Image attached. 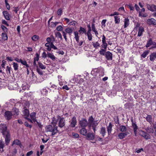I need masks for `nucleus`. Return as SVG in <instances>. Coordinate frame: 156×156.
Masks as SVG:
<instances>
[{
  "mask_svg": "<svg viewBox=\"0 0 156 156\" xmlns=\"http://www.w3.org/2000/svg\"><path fill=\"white\" fill-rule=\"evenodd\" d=\"M88 123L85 118H82L79 121V123L82 128H85L88 125L89 127H92L94 133L96 131V128L98 124V121H95L92 116H90L88 119Z\"/></svg>",
  "mask_w": 156,
  "mask_h": 156,
  "instance_id": "nucleus-1",
  "label": "nucleus"
},
{
  "mask_svg": "<svg viewBox=\"0 0 156 156\" xmlns=\"http://www.w3.org/2000/svg\"><path fill=\"white\" fill-rule=\"evenodd\" d=\"M0 130L5 138V143L6 145H8L10 141V135L9 132L7 130V127L5 124H1L0 125Z\"/></svg>",
  "mask_w": 156,
  "mask_h": 156,
  "instance_id": "nucleus-2",
  "label": "nucleus"
},
{
  "mask_svg": "<svg viewBox=\"0 0 156 156\" xmlns=\"http://www.w3.org/2000/svg\"><path fill=\"white\" fill-rule=\"evenodd\" d=\"M65 122L66 121L64 118L58 115L56 117L52 118L51 124L53 126H56V124H58V127L62 128L65 126Z\"/></svg>",
  "mask_w": 156,
  "mask_h": 156,
  "instance_id": "nucleus-3",
  "label": "nucleus"
},
{
  "mask_svg": "<svg viewBox=\"0 0 156 156\" xmlns=\"http://www.w3.org/2000/svg\"><path fill=\"white\" fill-rule=\"evenodd\" d=\"M49 125L45 127V129L46 132H52L51 136H53L56 134L58 132V127L57 126Z\"/></svg>",
  "mask_w": 156,
  "mask_h": 156,
  "instance_id": "nucleus-4",
  "label": "nucleus"
},
{
  "mask_svg": "<svg viewBox=\"0 0 156 156\" xmlns=\"http://www.w3.org/2000/svg\"><path fill=\"white\" fill-rule=\"evenodd\" d=\"M134 29L138 31V36L140 37L143 35V33L144 32V28L140 26L139 23H136Z\"/></svg>",
  "mask_w": 156,
  "mask_h": 156,
  "instance_id": "nucleus-5",
  "label": "nucleus"
},
{
  "mask_svg": "<svg viewBox=\"0 0 156 156\" xmlns=\"http://www.w3.org/2000/svg\"><path fill=\"white\" fill-rule=\"evenodd\" d=\"M4 116L5 119L6 120H9L12 119V114L11 111H6L4 113Z\"/></svg>",
  "mask_w": 156,
  "mask_h": 156,
  "instance_id": "nucleus-6",
  "label": "nucleus"
},
{
  "mask_svg": "<svg viewBox=\"0 0 156 156\" xmlns=\"http://www.w3.org/2000/svg\"><path fill=\"white\" fill-rule=\"evenodd\" d=\"M138 133L140 135L144 137L146 139H148L150 138V136L148 134L142 130H139Z\"/></svg>",
  "mask_w": 156,
  "mask_h": 156,
  "instance_id": "nucleus-7",
  "label": "nucleus"
},
{
  "mask_svg": "<svg viewBox=\"0 0 156 156\" xmlns=\"http://www.w3.org/2000/svg\"><path fill=\"white\" fill-rule=\"evenodd\" d=\"M147 8V9L151 11V12L156 11V5H150L149 4H147L146 5Z\"/></svg>",
  "mask_w": 156,
  "mask_h": 156,
  "instance_id": "nucleus-8",
  "label": "nucleus"
},
{
  "mask_svg": "<svg viewBox=\"0 0 156 156\" xmlns=\"http://www.w3.org/2000/svg\"><path fill=\"white\" fill-rule=\"evenodd\" d=\"M94 132V133H92L89 132L87 133V135L86 136L87 137V139L89 140H93L95 138V133Z\"/></svg>",
  "mask_w": 156,
  "mask_h": 156,
  "instance_id": "nucleus-9",
  "label": "nucleus"
},
{
  "mask_svg": "<svg viewBox=\"0 0 156 156\" xmlns=\"http://www.w3.org/2000/svg\"><path fill=\"white\" fill-rule=\"evenodd\" d=\"M102 44L101 45L102 47L105 49H106L108 46L107 43L106 41V37L104 35L102 36Z\"/></svg>",
  "mask_w": 156,
  "mask_h": 156,
  "instance_id": "nucleus-10",
  "label": "nucleus"
},
{
  "mask_svg": "<svg viewBox=\"0 0 156 156\" xmlns=\"http://www.w3.org/2000/svg\"><path fill=\"white\" fill-rule=\"evenodd\" d=\"M147 23L149 25H156V20L153 18L148 19Z\"/></svg>",
  "mask_w": 156,
  "mask_h": 156,
  "instance_id": "nucleus-11",
  "label": "nucleus"
},
{
  "mask_svg": "<svg viewBox=\"0 0 156 156\" xmlns=\"http://www.w3.org/2000/svg\"><path fill=\"white\" fill-rule=\"evenodd\" d=\"M105 56L107 60H112V54L110 51L106 52L105 54Z\"/></svg>",
  "mask_w": 156,
  "mask_h": 156,
  "instance_id": "nucleus-12",
  "label": "nucleus"
},
{
  "mask_svg": "<svg viewBox=\"0 0 156 156\" xmlns=\"http://www.w3.org/2000/svg\"><path fill=\"white\" fill-rule=\"evenodd\" d=\"M145 9L144 8H143L140 10L139 12V16L143 17H146L147 16V13H144L145 12Z\"/></svg>",
  "mask_w": 156,
  "mask_h": 156,
  "instance_id": "nucleus-13",
  "label": "nucleus"
},
{
  "mask_svg": "<svg viewBox=\"0 0 156 156\" xmlns=\"http://www.w3.org/2000/svg\"><path fill=\"white\" fill-rule=\"evenodd\" d=\"M77 121L75 117H73L71 120L70 126L72 127H74L76 124Z\"/></svg>",
  "mask_w": 156,
  "mask_h": 156,
  "instance_id": "nucleus-14",
  "label": "nucleus"
},
{
  "mask_svg": "<svg viewBox=\"0 0 156 156\" xmlns=\"http://www.w3.org/2000/svg\"><path fill=\"white\" fill-rule=\"evenodd\" d=\"M156 58V52L151 53L150 55V60L151 62H154Z\"/></svg>",
  "mask_w": 156,
  "mask_h": 156,
  "instance_id": "nucleus-15",
  "label": "nucleus"
},
{
  "mask_svg": "<svg viewBox=\"0 0 156 156\" xmlns=\"http://www.w3.org/2000/svg\"><path fill=\"white\" fill-rule=\"evenodd\" d=\"M132 125L133 128L134 133L136 136L137 134L138 133V131H137V129H138V127L136 124L133 122V121L132 120Z\"/></svg>",
  "mask_w": 156,
  "mask_h": 156,
  "instance_id": "nucleus-16",
  "label": "nucleus"
},
{
  "mask_svg": "<svg viewBox=\"0 0 156 156\" xmlns=\"http://www.w3.org/2000/svg\"><path fill=\"white\" fill-rule=\"evenodd\" d=\"M129 133L128 132L121 133L119 134L118 136L120 139H122L124 138Z\"/></svg>",
  "mask_w": 156,
  "mask_h": 156,
  "instance_id": "nucleus-17",
  "label": "nucleus"
},
{
  "mask_svg": "<svg viewBox=\"0 0 156 156\" xmlns=\"http://www.w3.org/2000/svg\"><path fill=\"white\" fill-rule=\"evenodd\" d=\"M74 30L73 28H71L70 27H67L65 30V32L66 33H68L69 35H70L73 33Z\"/></svg>",
  "mask_w": 156,
  "mask_h": 156,
  "instance_id": "nucleus-18",
  "label": "nucleus"
},
{
  "mask_svg": "<svg viewBox=\"0 0 156 156\" xmlns=\"http://www.w3.org/2000/svg\"><path fill=\"white\" fill-rule=\"evenodd\" d=\"M80 133L83 136H86L87 133V130L85 128H82L80 130Z\"/></svg>",
  "mask_w": 156,
  "mask_h": 156,
  "instance_id": "nucleus-19",
  "label": "nucleus"
},
{
  "mask_svg": "<svg viewBox=\"0 0 156 156\" xmlns=\"http://www.w3.org/2000/svg\"><path fill=\"white\" fill-rule=\"evenodd\" d=\"M3 14L5 18L7 20H9V14L7 11H4L3 12Z\"/></svg>",
  "mask_w": 156,
  "mask_h": 156,
  "instance_id": "nucleus-20",
  "label": "nucleus"
},
{
  "mask_svg": "<svg viewBox=\"0 0 156 156\" xmlns=\"http://www.w3.org/2000/svg\"><path fill=\"white\" fill-rule=\"evenodd\" d=\"M91 27L92 30L94 32L96 37H98V31L97 30L95 27V24L93 23L91 25Z\"/></svg>",
  "mask_w": 156,
  "mask_h": 156,
  "instance_id": "nucleus-21",
  "label": "nucleus"
},
{
  "mask_svg": "<svg viewBox=\"0 0 156 156\" xmlns=\"http://www.w3.org/2000/svg\"><path fill=\"white\" fill-rule=\"evenodd\" d=\"M36 113L35 112H32L30 115L31 119L34 122L36 121Z\"/></svg>",
  "mask_w": 156,
  "mask_h": 156,
  "instance_id": "nucleus-22",
  "label": "nucleus"
},
{
  "mask_svg": "<svg viewBox=\"0 0 156 156\" xmlns=\"http://www.w3.org/2000/svg\"><path fill=\"white\" fill-rule=\"evenodd\" d=\"M47 55L48 57L50 58L53 61L55 60L56 58V57L52 53L48 52L47 53Z\"/></svg>",
  "mask_w": 156,
  "mask_h": 156,
  "instance_id": "nucleus-23",
  "label": "nucleus"
},
{
  "mask_svg": "<svg viewBox=\"0 0 156 156\" xmlns=\"http://www.w3.org/2000/svg\"><path fill=\"white\" fill-rule=\"evenodd\" d=\"M23 114L25 117H28L29 115V111L27 108H24L23 111Z\"/></svg>",
  "mask_w": 156,
  "mask_h": 156,
  "instance_id": "nucleus-24",
  "label": "nucleus"
},
{
  "mask_svg": "<svg viewBox=\"0 0 156 156\" xmlns=\"http://www.w3.org/2000/svg\"><path fill=\"white\" fill-rule=\"evenodd\" d=\"M100 133L104 137L105 135L106 131L105 127H102L100 129Z\"/></svg>",
  "mask_w": 156,
  "mask_h": 156,
  "instance_id": "nucleus-25",
  "label": "nucleus"
},
{
  "mask_svg": "<svg viewBox=\"0 0 156 156\" xmlns=\"http://www.w3.org/2000/svg\"><path fill=\"white\" fill-rule=\"evenodd\" d=\"M112 125L111 122L109 123L108 126L107 127V131L108 135H110L112 131Z\"/></svg>",
  "mask_w": 156,
  "mask_h": 156,
  "instance_id": "nucleus-26",
  "label": "nucleus"
},
{
  "mask_svg": "<svg viewBox=\"0 0 156 156\" xmlns=\"http://www.w3.org/2000/svg\"><path fill=\"white\" fill-rule=\"evenodd\" d=\"M154 42L152 41L151 38H150L149 40L147 41V43L145 46L146 48H148L150 47L151 45H152L153 43Z\"/></svg>",
  "mask_w": 156,
  "mask_h": 156,
  "instance_id": "nucleus-27",
  "label": "nucleus"
},
{
  "mask_svg": "<svg viewBox=\"0 0 156 156\" xmlns=\"http://www.w3.org/2000/svg\"><path fill=\"white\" fill-rule=\"evenodd\" d=\"M124 22V28H126L128 27L129 24V19L127 18H125Z\"/></svg>",
  "mask_w": 156,
  "mask_h": 156,
  "instance_id": "nucleus-28",
  "label": "nucleus"
},
{
  "mask_svg": "<svg viewBox=\"0 0 156 156\" xmlns=\"http://www.w3.org/2000/svg\"><path fill=\"white\" fill-rule=\"evenodd\" d=\"M115 23L116 24H119L120 21V18L119 16H114Z\"/></svg>",
  "mask_w": 156,
  "mask_h": 156,
  "instance_id": "nucleus-29",
  "label": "nucleus"
},
{
  "mask_svg": "<svg viewBox=\"0 0 156 156\" xmlns=\"http://www.w3.org/2000/svg\"><path fill=\"white\" fill-rule=\"evenodd\" d=\"M75 35V38L76 39V41L78 42H79V38L78 36V33L77 31H75L74 33Z\"/></svg>",
  "mask_w": 156,
  "mask_h": 156,
  "instance_id": "nucleus-30",
  "label": "nucleus"
},
{
  "mask_svg": "<svg viewBox=\"0 0 156 156\" xmlns=\"http://www.w3.org/2000/svg\"><path fill=\"white\" fill-rule=\"evenodd\" d=\"M146 119L147 121L150 123H151L152 122V118L151 115H148L146 117Z\"/></svg>",
  "mask_w": 156,
  "mask_h": 156,
  "instance_id": "nucleus-31",
  "label": "nucleus"
},
{
  "mask_svg": "<svg viewBox=\"0 0 156 156\" xmlns=\"http://www.w3.org/2000/svg\"><path fill=\"white\" fill-rule=\"evenodd\" d=\"M2 37L3 40H6L8 39V37L5 33H2Z\"/></svg>",
  "mask_w": 156,
  "mask_h": 156,
  "instance_id": "nucleus-32",
  "label": "nucleus"
},
{
  "mask_svg": "<svg viewBox=\"0 0 156 156\" xmlns=\"http://www.w3.org/2000/svg\"><path fill=\"white\" fill-rule=\"evenodd\" d=\"M119 129L122 132H125L126 130V128L124 126H119Z\"/></svg>",
  "mask_w": 156,
  "mask_h": 156,
  "instance_id": "nucleus-33",
  "label": "nucleus"
},
{
  "mask_svg": "<svg viewBox=\"0 0 156 156\" xmlns=\"http://www.w3.org/2000/svg\"><path fill=\"white\" fill-rule=\"evenodd\" d=\"M55 34L56 37L60 38L61 40L62 39V35L59 32H55Z\"/></svg>",
  "mask_w": 156,
  "mask_h": 156,
  "instance_id": "nucleus-34",
  "label": "nucleus"
},
{
  "mask_svg": "<svg viewBox=\"0 0 156 156\" xmlns=\"http://www.w3.org/2000/svg\"><path fill=\"white\" fill-rule=\"evenodd\" d=\"M79 32L80 34H83L84 33H86L85 29L82 27H80V29L79 30Z\"/></svg>",
  "mask_w": 156,
  "mask_h": 156,
  "instance_id": "nucleus-35",
  "label": "nucleus"
},
{
  "mask_svg": "<svg viewBox=\"0 0 156 156\" xmlns=\"http://www.w3.org/2000/svg\"><path fill=\"white\" fill-rule=\"evenodd\" d=\"M4 146V143L2 142V140H0V149H2V150H0V151L2 152L3 151V147Z\"/></svg>",
  "mask_w": 156,
  "mask_h": 156,
  "instance_id": "nucleus-36",
  "label": "nucleus"
},
{
  "mask_svg": "<svg viewBox=\"0 0 156 156\" xmlns=\"http://www.w3.org/2000/svg\"><path fill=\"white\" fill-rule=\"evenodd\" d=\"M22 87L23 90H25L29 89V85L26 83H24L22 84Z\"/></svg>",
  "mask_w": 156,
  "mask_h": 156,
  "instance_id": "nucleus-37",
  "label": "nucleus"
},
{
  "mask_svg": "<svg viewBox=\"0 0 156 156\" xmlns=\"http://www.w3.org/2000/svg\"><path fill=\"white\" fill-rule=\"evenodd\" d=\"M38 65L39 67L42 69H46V66H45L43 64L40 62H38Z\"/></svg>",
  "mask_w": 156,
  "mask_h": 156,
  "instance_id": "nucleus-38",
  "label": "nucleus"
},
{
  "mask_svg": "<svg viewBox=\"0 0 156 156\" xmlns=\"http://www.w3.org/2000/svg\"><path fill=\"white\" fill-rule=\"evenodd\" d=\"M31 39L34 41H36L39 39V37L36 35H34L32 37Z\"/></svg>",
  "mask_w": 156,
  "mask_h": 156,
  "instance_id": "nucleus-39",
  "label": "nucleus"
},
{
  "mask_svg": "<svg viewBox=\"0 0 156 156\" xmlns=\"http://www.w3.org/2000/svg\"><path fill=\"white\" fill-rule=\"evenodd\" d=\"M92 44L94 48H97L100 46V44L98 42H92Z\"/></svg>",
  "mask_w": 156,
  "mask_h": 156,
  "instance_id": "nucleus-40",
  "label": "nucleus"
},
{
  "mask_svg": "<svg viewBox=\"0 0 156 156\" xmlns=\"http://www.w3.org/2000/svg\"><path fill=\"white\" fill-rule=\"evenodd\" d=\"M21 144L20 141L18 140H15L12 143V145L14 144H16L17 145H20Z\"/></svg>",
  "mask_w": 156,
  "mask_h": 156,
  "instance_id": "nucleus-41",
  "label": "nucleus"
},
{
  "mask_svg": "<svg viewBox=\"0 0 156 156\" xmlns=\"http://www.w3.org/2000/svg\"><path fill=\"white\" fill-rule=\"evenodd\" d=\"M13 65L14 70L16 71L17 70H18L19 67L18 64L16 63L13 62Z\"/></svg>",
  "mask_w": 156,
  "mask_h": 156,
  "instance_id": "nucleus-42",
  "label": "nucleus"
},
{
  "mask_svg": "<svg viewBox=\"0 0 156 156\" xmlns=\"http://www.w3.org/2000/svg\"><path fill=\"white\" fill-rule=\"evenodd\" d=\"M21 63L23 65L26 66L27 68H28L29 67V65H28L27 62L25 60H22V61L21 62Z\"/></svg>",
  "mask_w": 156,
  "mask_h": 156,
  "instance_id": "nucleus-43",
  "label": "nucleus"
},
{
  "mask_svg": "<svg viewBox=\"0 0 156 156\" xmlns=\"http://www.w3.org/2000/svg\"><path fill=\"white\" fill-rule=\"evenodd\" d=\"M45 46L47 47V49L49 51H51V47L50 46V44L49 43H46L45 44Z\"/></svg>",
  "mask_w": 156,
  "mask_h": 156,
  "instance_id": "nucleus-44",
  "label": "nucleus"
},
{
  "mask_svg": "<svg viewBox=\"0 0 156 156\" xmlns=\"http://www.w3.org/2000/svg\"><path fill=\"white\" fill-rule=\"evenodd\" d=\"M88 40L89 41H90L92 40V36L91 33H86Z\"/></svg>",
  "mask_w": 156,
  "mask_h": 156,
  "instance_id": "nucleus-45",
  "label": "nucleus"
},
{
  "mask_svg": "<svg viewBox=\"0 0 156 156\" xmlns=\"http://www.w3.org/2000/svg\"><path fill=\"white\" fill-rule=\"evenodd\" d=\"M149 53V51H145L141 55V56L143 58H145L147 55Z\"/></svg>",
  "mask_w": 156,
  "mask_h": 156,
  "instance_id": "nucleus-46",
  "label": "nucleus"
},
{
  "mask_svg": "<svg viewBox=\"0 0 156 156\" xmlns=\"http://www.w3.org/2000/svg\"><path fill=\"white\" fill-rule=\"evenodd\" d=\"M76 23V22L75 21L72 20V21L68 23V25H69L70 26L73 25V26H75Z\"/></svg>",
  "mask_w": 156,
  "mask_h": 156,
  "instance_id": "nucleus-47",
  "label": "nucleus"
},
{
  "mask_svg": "<svg viewBox=\"0 0 156 156\" xmlns=\"http://www.w3.org/2000/svg\"><path fill=\"white\" fill-rule=\"evenodd\" d=\"M13 112L15 113L14 115H17L19 114V110L18 109L15 108L13 109Z\"/></svg>",
  "mask_w": 156,
  "mask_h": 156,
  "instance_id": "nucleus-48",
  "label": "nucleus"
},
{
  "mask_svg": "<svg viewBox=\"0 0 156 156\" xmlns=\"http://www.w3.org/2000/svg\"><path fill=\"white\" fill-rule=\"evenodd\" d=\"M107 21L106 20H102L101 24V26L103 28V27H104L105 26V23Z\"/></svg>",
  "mask_w": 156,
  "mask_h": 156,
  "instance_id": "nucleus-49",
  "label": "nucleus"
},
{
  "mask_svg": "<svg viewBox=\"0 0 156 156\" xmlns=\"http://www.w3.org/2000/svg\"><path fill=\"white\" fill-rule=\"evenodd\" d=\"M105 49H102L99 51V53L101 55H105Z\"/></svg>",
  "mask_w": 156,
  "mask_h": 156,
  "instance_id": "nucleus-50",
  "label": "nucleus"
},
{
  "mask_svg": "<svg viewBox=\"0 0 156 156\" xmlns=\"http://www.w3.org/2000/svg\"><path fill=\"white\" fill-rule=\"evenodd\" d=\"M56 29L57 31H61L62 30L63 27L61 26H58L57 27Z\"/></svg>",
  "mask_w": 156,
  "mask_h": 156,
  "instance_id": "nucleus-51",
  "label": "nucleus"
},
{
  "mask_svg": "<svg viewBox=\"0 0 156 156\" xmlns=\"http://www.w3.org/2000/svg\"><path fill=\"white\" fill-rule=\"evenodd\" d=\"M30 104L28 102H26L24 105V108H27L29 107Z\"/></svg>",
  "mask_w": 156,
  "mask_h": 156,
  "instance_id": "nucleus-52",
  "label": "nucleus"
},
{
  "mask_svg": "<svg viewBox=\"0 0 156 156\" xmlns=\"http://www.w3.org/2000/svg\"><path fill=\"white\" fill-rule=\"evenodd\" d=\"M62 33L63 36L64 38H65V41H66L67 40V38L66 36V33L64 31H62Z\"/></svg>",
  "mask_w": 156,
  "mask_h": 156,
  "instance_id": "nucleus-53",
  "label": "nucleus"
},
{
  "mask_svg": "<svg viewBox=\"0 0 156 156\" xmlns=\"http://www.w3.org/2000/svg\"><path fill=\"white\" fill-rule=\"evenodd\" d=\"M37 71L38 74L40 75H42L43 74V73L42 71L38 68H37Z\"/></svg>",
  "mask_w": 156,
  "mask_h": 156,
  "instance_id": "nucleus-54",
  "label": "nucleus"
},
{
  "mask_svg": "<svg viewBox=\"0 0 156 156\" xmlns=\"http://www.w3.org/2000/svg\"><path fill=\"white\" fill-rule=\"evenodd\" d=\"M14 9L13 10V11H14L16 13H17L18 11L19 10L20 8L19 7H16L14 8Z\"/></svg>",
  "mask_w": 156,
  "mask_h": 156,
  "instance_id": "nucleus-55",
  "label": "nucleus"
},
{
  "mask_svg": "<svg viewBox=\"0 0 156 156\" xmlns=\"http://www.w3.org/2000/svg\"><path fill=\"white\" fill-rule=\"evenodd\" d=\"M50 46L51 47V48H53L55 50H56L57 49V48L53 44V42H51L50 43Z\"/></svg>",
  "mask_w": 156,
  "mask_h": 156,
  "instance_id": "nucleus-56",
  "label": "nucleus"
},
{
  "mask_svg": "<svg viewBox=\"0 0 156 156\" xmlns=\"http://www.w3.org/2000/svg\"><path fill=\"white\" fill-rule=\"evenodd\" d=\"M118 11L122 12H125V10L124 9V7H122L119 8L118 10Z\"/></svg>",
  "mask_w": 156,
  "mask_h": 156,
  "instance_id": "nucleus-57",
  "label": "nucleus"
},
{
  "mask_svg": "<svg viewBox=\"0 0 156 156\" xmlns=\"http://www.w3.org/2000/svg\"><path fill=\"white\" fill-rule=\"evenodd\" d=\"M24 124L27 127H29L30 128H32V126L30 125H29L27 122H26L24 123Z\"/></svg>",
  "mask_w": 156,
  "mask_h": 156,
  "instance_id": "nucleus-58",
  "label": "nucleus"
},
{
  "mask_svg": "<svg viewBox=\"0 0 156 156\" xmlns=\"http://www.w3.org/2000/svg\"><path fill=\"white\" fill-rule=\"evenodd\" d=\"M62 10L61 9H59L57 11V14L58 15H61L62 14Z\"/></svg>",
  "mask_w": 156,
  "mask_h": 156,
  "instance_id": "nucleus-59",
  "label": "nucleus"
},
{
  "mask_svg": "<svg viewBox=\"0 0 156 156\" xmlns=\"http://www.w3.org/2000/svg\"><path fill=\"white\" fill-rule=\"evenodd\" d=\"M36 57L34 58V61H38L39 59V55L37 53L36 54Z\"/></svg>",
  "mask_w": 156,
  "mask_h": 156,
  "instance_id": "nucleus-60",
  "label": "nucleus"
},
{
  "mask_svg": "<svg viewBox=\"0 0 156 156\" xmlns=\"http://www.w3.org/2000/svg\"><path fill=\"white\" fill-rule=\"evenodd\" d=\"M127 5L128 7L131 10L133 11L134 10V8L131 5Z\"/></svg>",
  "mask_w": 156,
  "mask_h": 156,
  "instance_id": "nucleus-61",
  "label": "nucleus"
},
{
  "mask_svg": "<svg viewBox=\"0 0 156 156\" xmlns=\"http://www.w3.org/2000/svg\"><path fill=\"white\" fill-rule=\"evenodd\" d=\"M11 68L9 67V66H7L6 67V71L7 72L8 71L9 74H10V70L11 69Z\"/></svg>",
  "mask_w": 156,
  "mask_h": 156,
  "instance_id": "nucleus-62",
  "label": "nucleus"
},
{
  "mask_svg": "<svg viewBox=\"0 0 156 156\" xmlns=\"http://www.w3.org/2000/svg\"><path fill=\"white\" fill-rule=\"evenodd\" d=\"M47 54L45 52H43L42 54V56L43 58H46Z\"/></svg>",
  "mask_w": 156,
  "mask_h": 156,
  "instance_id": "nucleus-63",
  "label": "nucleus"
},
{
  "mask_svg": "<svg viewBox=\"0 0 156 156\" xmlns=\"http://www.w3.org/2000/svg\"><path fill=\"white\" fill-rule=\"evenodd\" d=\"M33 153V151H32L28 152L26 154L27 156H30Z\"/></svg>",
  "mask_w": 156,
  "mask_h": 156,
  "instance_id": "nucleus-64",
  "label": "nucleus"
}]
</instances>
